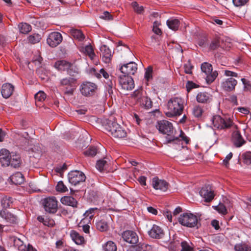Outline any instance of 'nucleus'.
<instances>
[{"label": "nucleus", "instance_id": "1", "mask_svg": "<svg viewBox=\"0 0 251 251\" xmlns=\"http://www.w3.org/2000/svg\"><path fill=\"white\" fill-rule=\"evenodd\" d=\"M184 101L180 97L171 98L168 102V111L166 115L169 117L178 116L181 115L184 109Z\"/></svg>", "mask_w": 251, "mask_h": 251}, {"label": "nucleus", "instance_id": "2", "mask_svg": "<svg viewBox=\"0 0 251 251\" xmlns=\"http://www.w3.org/2000/svg\"><path fill=\"white\" fill-rule=\"evenodd\" d=\"M156 126L160 133L166 135V140L167 143L179 141L178 138L174 134V127L171 122L167 120H161L157 122Z\"/></svg>", "mask_w": 251, "mask_h": 251}, {"label": "nucleus", "instance_id": "3", "mask_svg": "<svg viewBox=\"0 0 251 251\" xmlns=\"http://www.w3.org/2000/svg\"><path fill=\"white\" fill-rule=\"evenodd\" d=\"M107 134L116 138H122L126 136V132L120 125L115 122L109 121L105 126Z\"/></svg>", "mask_w": 251, "mask_h": 251}, {"label": "nucleus", "instance_id": "4", "mask_svg": "<svg viewBox=\"0 0 251 251\" xmlns=\"http://www.w3.org/2000/svg\"><path fill=\"white\" fill-rule=\"evenodd\" d=\"M76 82V79L74 77L63 78L60 80L58 87L65 95H71L73 94Z\"/></svg>", "mask_w": 251, "mask_h": 251}, {"label": "nucleus", "instance_id": "5", "mask_svg": "<svg viewBox=\"0 0 251 251\" xmlns=\"http://www.w3.org/2000/svg\"><path fill=\"white\" fill-rule=\"evenodd\" d=\"M179 223L182 226L189 227L198 226V218L192 213H184L178 218Z\"/></svg>", "mask_w": 251, "mask_h": 251}, {"label": "nucleus", "instance_id": "6", "mask_svg": "<svg viewBox=\"0 0 251 251\" xmlns=\"http://www.w3.org/2000/svg\"><path fill=\"white\" fill-rule=\"evenodd\" d=\"M98 86L94 83L90 81H84L80 85L79 91L84 97H91L97 93Z\"/></svg>", "mask_w": 251, "mask_h": 251}, {"label": "nucleus", "instance_id": "7", "mask_svg": "<svg viewBox=\"0 0 251 251\" xmlns=\"http://www.w3.org/2000/svg\"><path fill=\"white\" fill-rule=\"evenodd\" d=\"M212 121L213 126L219 129L229 128L233 125V122L230 119L224 118L220 115L214 116Z\"/></svg>", "mask_w": 251, "mask_h": 251}, {"label": "nucleus", "instance_id": "8", "mask_svg": "<svg viewBox=\"0 0 251 251\" xmlns=\"http://www.w3.org/2000/svg\"><path fill=\"white\" fill-rule=\"evenodd\" d=\"M43 205L45 210L50 214H55L58 210V201L55 197L51 196L43 200Z\"/></svg>", "mask_w": 251, "mask_h": 251}, {"label": "nucleus", "instance_id": "9", "mask_svg": "<svg viewBox=\"0 0 251 251\" xmlns=\"http://www.w3.org/2000/svg\"><path fill=\"white\" fill-rule=\"evenodd\" d=\"M201 70L205 74L206 80L208 83L213 82L218 76V72L216 71L212 72V66L209 63L204 62L202 63Z\"/></svg>", "mask_w": 251, "mask_h": 251}, {"label": "nucleus", "instance_id": "10", "mask_svg": "<svg viewBox=\"0 0 251 251\" xmlns=\"http://www.w3.org/2000/svg\"><path fill=\"white\" fill-rule=\"evenodd\" d=\"M86 176L83 173L78 171H72L68 174V179L70 183L75 185L85 180Z\"/></svg>", "mask_w": 251, "mask_h": 251}, {"label": "nucleus", "instance_id": "11", "mask_svg": "<svg viewBox=\"0 0 251 251\" xmlns=\"http://www.w3.org/2000/svg\"><path fill=\"white\" fill-rule=\"evenodd\" d=\"M119 84L122 89L126 90H131L134 87V82L131 76L127 75H122L119 77Z\"/></svg>", "mask_w": 251, "mask_h": 251}, {"label": "nucleus", "instance_id": "12", "mask_svg": "<svg viewBox=\"0 0 251 251\" xmlns=\"http://www.w3.org/2000/svg\"><path fill=\"white\" fill-rule=\"evenodd\" d=\"M200 194L206 202H210L215 197L214 190L209 185L203 187L200 191Z\"/></svg>", "mask_w": 251, "mask_h": 251}, {"label": "nucleus", "instance_id": "13", "mask_svg": "<svg viewBox=\"0 0 251 251\" xmlns=\"http://www.w3.org/2000/svg\"><path fill=\"white\" fill-rule=\"evenodd\" d=\"M62 41V35L58 32H51L50 34L47 39L48 45L52 48L55 47L59 45Z\"/></svg>", "mask_w": 251, "mask_h": 251}, {"label": "nucleus", "instance_id": "14", "mask_svg": "<svg viewBox=\"0 0 251 251\" xmlns=\"http://www.w3.org/2000/svg\"><path fill=\"white\" fill-rule=\"evenodd\" d=\"M0 217L9 224H17L18 222V217L6 209L0 210Z\"/></svg>", "mask_w": 251, "mask_h": 251}, {"label": "nucleus", "instance_id": "15", "mask_svg": "<svg viewBox=\"0 0 251 251\" xmlns=\"http://www.w3.org/2000/svg\"><path fill=\"white\" fill-rule=\"evenodd\" d=\"M123 75H134L137 70V65L133 62H130L122 66L120 69Z\"/></svg>", "mask_w": 251, "mask_h": 251}, {"label": "nucleus", "instance_id": "16", "mask_svg": "<svg viewBox=\"0 0 251 251\" xmlns=\"http://www.w3.org/2000/svg\"><path fill=\"white\" fill-rule=\"evenodd\" d=\"M151 184L154 189L166 192L169 187V184L165 180L160 179L157 177H153Z\"/></svg>", "mask_w": 251, "mask_h": 251}, {"label": "nucleus", "instance_id": "17", "mask_svg": "<svg viewBox=\"0 0 251 251\" xmlns=\"http://www.w3.org/2000/svg\"><path fill=\"white\" fill-rule=\"evenodd\" d=\"M237 84V81L235 79L232 77H229L225 79L222 82L221 86L224 90L227 92H231L234 90Z\"/></svg>", "mask_w": 251, "mask_h": 251}, {"label": "nucleus", "instance_id": "18", "mask_svg": "<svg viewBox=\"0 0 251 251\" xmlns=\"http://www.w3.org/2000/svg\"><path fill=\"white\" fill-rule=\"evenodd\" d=\"M124 241L130 244H136L138 241V236L136 232L131 230H126L122 234Z\"/></svg>", "mask_w": 251, "mask_h": 251}, {"label": "nucleus", "instance_id": "19", "mask_svg": "<svg viewBox=\"0 0 251 251\" xmlns=\"http://www.w3.org/2000/svg\"><path fill=\"white\" fill-rule=\"evenodd\" d=\"M100 50L102 60L106 64L109 63L111 61L112 56L110 49L106 45H103L100 47Z\"/></svg>", "mask_w": 251, "mask_h": 251}, {"label": "nucleus", "instance_id": "20", "mask_svg": "<svg viewBox=\"0 0 251 251\" xmlns=\"http://www.w3.org/2000/svg\"><path fill=\"white\" fill-rule=\"evenodd\" d=\"M149 235L152 238L160 239L163 237L164 232L160 226L153 225L151 229L149 231Z\"/></svg>", "mask_w": 251, "mask_h": 251}, {"label": "nucleus", "instance_id": "21", "mask_svg": "<svg viewBox=\"0 0 251 251\" xmlns=\"http://www.w3.org/2000/svg\"><path fill=\"white\" fill-rule=\"evenodd\" d=\"M10 153L8 150L2 149L0 151V160L2 166H9L10 162Z\"/></svg>", "mask_w": 251, "mask_h": 251}, {"label": "nucleus", "instance_id": "22", "mask_svg": "<svg viewBox=\"0 0 251 251\" xmlns=\"http://www.w3.org/2000/svg\"><path fill=\"white\" fill-rule=\"evenodd\" d=\"M232 142L237 148H240L246 143L240 132L238 130L234 131L232 133Z\"/></svg>", "mask_w": 251, "mask_h": 251}, {"label": "nucleus", "instance_id": "23", "mask_svg": "<svg viewBox=\"0 0 251 251\" xmlns=\"http://www.w3.org/2000/svg\"><path fill=\"white\" fill-rule=\"evenodd\" d=\"M14 86L9 83H5L2 86L1 95L5 99L8 98L13 93Z\"/></svg>", "mask_w": 251, "mask_h": 251}, {"label": "nucleus", "instance_id": "24", "mask_svg": "<svg viewBox=\"0 0 251 251\" xmlns=\"http://www.w3.org/2000/svg\"><path fill=\"white\" fill-rule=\"evenodd\" d=\"M61 202L64 205L76 207L77 201L72 196H64L60 199Z\"/></svg>", "mask_w": 251, "mask_h": 251}, {"label": "nucleus", "instance_id": "25", "mask_svg": "<svg viewBox=\"0 0 251 251\" xmlns=\"http://www.w3.org/2000/svg\"><path fill=\"white\" fill-rule=\"evenodd\" d=\"M70 236L72 239L77 245H83L85 242V240L83 236L80 235L76 231L71 230L70 232Z\"/></svg>", "mask_w": 251, "mask_h": 251}, {"label": "nucleus", "instance_id": "26", "mask_svg": "<svg viewBox=\"0 0 251 251\" xmlns=\"http://www.w3.org/2000/svg\"><path fill=\"white\" fill-rule=\"evenodd\" d=\"M100 73L102 75L103 77L105 78L107 81L106 84L108 86L112 88L115 84V81L113 76H109V74L105 71L104 69H101L100 70Z\"/></svg>", "mask_w": 251, "mask_h": 251}, {"label": "nucleus", "instance_id": "27", "mask_svg": "<svg viewBox=\"0 0 251 251\" xmlns=\"http://www.w3.org/2000/svg\"><path fill=\"white\" fill-rule=\"evenodd\" d=\"M12 182L16 185H20L24 181V177L20 172H17L10 176Z\"/></svg>", "mask_w": 251, "mask_h": 251}, {"label": "nucleus", "instance_id": "28", "mask_svg": "<svg viewBox=\"0 0 251 251\" xmlns=\"http://www.w3.org/2000/svg\"><path fill=\"white\" fill-rule=\"evenodd\" d=\"M196 99L198 102L202 103L209 102L211 100L209 94L206 92L198 93Z\"/></svg>", "mask_w": 251, "mask_h": 251}, {"label": "nucleus", "instance_id": "29", "mask_svg": "<svg viewBox=\"0 0 251 251\" xmlns=\"http://www.w3.org/2000/svg\"><path fill=\"white\" fill-rule=\"evenodd\" d=\"M239 162L246 165L251 164V152L247 151L242 153L239 158Z\"/></svg>", "mask_w": 251, "mask_h": 251}, {"label": "nucleus", "instance_id": "30", "mask_svg": "<svg viewBox=\"0 0 251 251\" xmlns=\"http://www.w3.org/2000/svg\"><path fill=\"white\" fill-rule=\"evenodd\" d=\"M70 34L75 39L79 41H82L85 39V35L81 30L75 28L71 29Z\"/></svg>", "mask_w": 251, "mask_h": 251}, {"label": "nucleus", "instance_id": "31", "mask_svg": "<svg viewBox=\"0 0 251 251\" xmlns=\"http://www.w3.org/2000/svg\"><path fill=\"white\" fill-rule=\"evenodd\" d=\"M10 162L9 166L13 167V168H16L20 166L21 164V158L19 155L12 154L10 155Z\"/></svg>", "mask_w": 251, "mask_h": 251}, {"label": "nucleus", "instance_id": "32", "mask_svg": "<svg viewBox=\"0 0 251 251\" xmlns=\"http://www.w3.org/2000/svg\"><path fill=\"white\" fill-rule=\"evenodd\" d=\"M234 249L235 251H251V247L248 244L242 242L236 244Z\"/></svg>", "mask_w": 251, "mask_h": 251}, {"label": "nucleus", "instance_id": "33", "mask_svg": "<svg viewBox=\"0 0 251 251\" xmlns=\"http://www.w3.org/2000/svg\"><path fill=\"white\" fill-rule=\"evenodd\" d=\"M18 27L20 33L23 34H27L31 29V26L26 23H20L19 24Z\"/></svg>", "mask_w": 251, "mask_h": 251}, {"label": "nucleus", "instance_id": "34", "mask_svg": "<svg viewBox=\"0 0 251 251\" xmlns=\"http://www.w3.org/2000/svg\"><path fill=\"white\" fill-rule=\"evenodd\" d=\"M167 25L169 28L176 30L179 26V21L176 19H169L167 21Z\"/></svg>", "mask_w": 251, "mask_h": 251}, {"label": "nucleus", "instance_id": "35", "mask_svg": "<svg viewBox=\"0 0 251 251\" xmlns=\"http://www.w3.org/2000/svg\"><path fill=\"white\" fill-rule=\"evenodd\" d=\"M71 63L65 60H60L55 62L54 66L58 70L65 71L68 69Z\"/></svg>", "mask_w": 251, "mask_h": 251}, {"label": "nucleus", "instance_id": "36", "mask_svg": "<svg viewBox=\"0 0 251 251\" xmlns=\"http://www.w3.org/2000/svg\"><path fill=\"white\" fill-rule=\"evenodd\" d=\"M35 103L37 106H40V102L44 101L46 98V94L42 91H39L34 96Z\"/></svg>", "mask_w": 251, "mask_h": 251}, {"label": "nucleus", "instance_id": "37", "mask_svg": "<svg viewBox=\"0 0 251 251\" xmlns=\"http://www.w3.org/2000/svg\"><path fill=\"white\" fill-rule=\"evenodd\" d=\"M139 102L146 109L151 108L152 106V102L151 99L147 96H143Z\"/></svg>", "mask_w": 251, "mask_h": 251}, {"label": "nucleus", "instance_id": "38", "mask_svg": "<svg viewBox=\"0 0 251 251\" xmlns=\"http://www.w3.org/2000/svg\"><path fill=\"white\" fill-rule=\"evenodd\" d=\"M1 203L4 209H6L12 206L13 199L10 197L5 196L2 199Z\"/></svg>", "mask_w": 251, "mask_h": 251}, {"label": "nucleus", "instance_id": "39", "mask_svg": "<svg viewBox=\"0 0 251 251\" xmlns=\"http://www.w3.org/2000/svg\"><path fill=\"white\" fill-rule=\"evenodd\" d=\"M41 39V37L40 34L34 33L29 35L27 37V41L28 43L31 44H35L39 43Z\"/></svg>", "mask_w": 251, "mask_h": 251}, {"label": "nucleus", "instance_id": "40", "mask_svg": "<svg viewBox=\"0 0 251 251\" xmlns=\"http://www.w3.org/2000/svg\"><path fill=\"white\" fill-rule=\"evenodd\" d=\"M96 227L100 231H106L108 229V226L106 222L104 220H100L96 223Z\"/></svg>", "mask_w": 251, "mask_h": 251}, {"label": "nucleus", "instance_id": "41", "mask_svg": "<svg viewBox=\"0 0 251 251\" xmlns=\"http://www.w3.org/2000/svg\"><path fill=\"white\" fill-rule=\"evenodd\" d=\"M203 110L202 108L198 105L194 106L192 109V113L193 115L196 118H200L201 117Z\"/></svg>", "mask_w": 251, "mask_h": 251}, {"label": "nucleus", "instance_id": "42", "mask_svg": "<svg viewBox=\"0 0 251 251\" xmlns=\"http://www.w3.org/2000/svg\"><path fill=\"white\" fill-rule=\"evenodd\" d=\"M67 74L71 76H75L79 73L78 69L74 65L70 64L69 67L67 70Z\"/></svg>", "mask_w": 251, "mask_h": 251}, {"label": "nucleus", "instance_id": "43", "mask_svg": "<svg viewBox=\"0 0 251 251\" xmlns=\"http://www.w3.org/2000/svg\"><path fill=\"white\" fill-rule=\"evenodd\" d=\"M107 165V162L104 159H100L98 160L96 163V168L100 171H102L104 170L106 166Z\"/></svg>", "mask_w": 251, "mask_h": 251}, {"label": "nucleus", "instance_id": "44", "mask_svg": "<svg viewBox=\"0 0 251 251\" xmlns=\"http://www.w3.org/2000/svg\"><path fill=\"white\" fill-rule=\"evenodd\" d=\"M104 251H116L117 246L112 241H108L103 247Z\"/></svg>", "mask_w": 251, "mask_h": 251}, {"label": "nucleus", "instance_id": "45", "mask_svg": "<svg viewBox=\"0 0 251 251\" xmlns=\"http://www.w3.org/2000/svg\"><path fill=\"white\" fill-rule=\"evenodd\" d=\"M30 151L32 153H34L35 154H33V156L35 155H37L36 156H35V157H38L42 152V149L39 143L34 145L33 147L30 149Z\"/></svg>", "mask_w": 251, "mask_h": 251}, {"label": "nucleus", "instance_id": "46", "mask_svg": "<svg viewBox=\"0 0 251 251\" xmlns=\"http://www.w3.org/2000/svg\"><path fill=\"white\" fill-rule=\"evenodd\" d=\"M84 52L92 59H93L95 55L94 50L91 45L86 46L84 48Z\"/></svg>", "mask_w": 251, "mask_h": 251}, {"label": "nucleus", "instance_id": "47", "mask_svg": "<svg viewBox=\"0 0 251 251\" xmlns=\"http://www.w3.org/2000/svg\"><path fill=\"white\" fill-rule=\"evenodd\" d=\"M179 140V141H173L172 143L174 142L175 143H179L181 141H184L186 144H188L189 142V138L186 136L184 132L182 130H180V133L179 135V136L177 137Z\"/></svg>", "mask_w": 251, "mask_h": 251}, {"label": "nucleus", "instance_id": "48", "mask_svg": "<svg viewBox=\"0 0 251 251\" xmlns=\"http://www.w3.org/2000/svg\"><path fill=\"white\" fill-rule=\"evenodd\" d=\"M97 153V150L94 147H90L84 152L85 155L87 156H94Z\"/></svg>", "mask_w": 251, "mask_h": 251}, {"label": "nucleus", "instance_id": "49", "mask_svg": "<svg viewBox=\"0 0 251 251\" xmlns=\"http://www.w3.org/2000/svg\"><path fill=\"white\" fill-rule=\"evenodd\" d=\"M56 190L57 192L64 193L68 191L67 187L64 185L63 181H60L56 186Z\"/></svg>", "mask_w": 251, "mask_h": 251}, {"label": "nucleus", "instance_id": "50", "mask_svg": "<svg viewBox=\"0 0 251 251\" xmlns=\"http://www.w3.org/2000/svg\"><path fill=\"white\" fill-rule=\"evenodd\" d=\"M214 209L223 215H226L227 213L226 206L223 203H219L218 205L215 206Z\"/></svg>", "mask_w": 251, "mask_h": 251}, {"label": "nucleus", "instance_id": "51", "mask_svg": "<svg viewBox=\"0 0 251 251\" xmlns=\"http://www.w3.org/2000/svg\"><path fill=\"white\" fill-rule=\"evenodd\" d=\"M220 41L219 38H215L211 42L209 49L211 50H215L220 47Z\"/></svg>", "mask_w": 251, "mask_h": 251}, {"label": "nucleus", "instance_id": "52", "mask_svg": "<svg viewBox=\"0 0 251 251\" xmlns=\"http://www.w3.org/2000/svg\"><path fill=\"white\" fill-rule=\"evenodd\" d=\"M181 250L180 251H194L193 248L185 241L181 242Z\"/></svg>", "mask_w": 251, "mask_h": 251}, {"label": "nucleus", "instance_id": "53", "mask_svg": "<svg viewBox=\"0 0 251 251\" xmlns=\"http://www.w3.org/2000/svg\"><path fill=\"white\" fill-rule=\"evenodd\" d=\"M131 5L134 9V10L138 14H141L144 11V8L142 6H139L136 1H134L132 3Z\"/></svg>", "mask_w": 251, "mask_h": 251}, {"label": "nucleus", "instance_id": "54", "mask_svg": "<svg viewBox=\"0 0 251 251\" xmlns=\"http://www.w3.org/2000/svg\"><path fill=\"white\" fill-rule=\"evenodd\" d=\"M142 90L141 89H138L135 90L133 94L131 95V97L134 98L136 100L138 101H140V99L142 98Z\"/></svg>", "mask_w": 251, "mask_h": 251}, {"label": "nucleus", "instance_id": "55", "mask_svg": "<svg viewBox=\"0 0 251 251\" xmlns=\"http://www.w3.org/2000/svg\"><path fill=\"white\" fill-rule=\"evenodd\" d=\"M241 81L244 84V90L245 91H251V82L244 78L241 79Z\"/></svg>", "mask_w": 251, "mask_h": 251}, {"label": "nucleus", "instance_id": "56", "mask_svg": "<svg viewBox=\"0 0 251 251\" xmlns=\"http://www.w3.org/2000/svg\"><path fill=\"white\" fill-rule=\"evenodd\" d=\"M98 210L97 208H91L86 211L84 214L85 218H88V219H92L94 215V211Z\"/></svg>", "mask_w": 251, "mask_h": 251}, {"label": "nucleus", "instance_id": "57", "mask_svg": "<svg viewBox=\"0 0 251 251\" xmlns=\"http://www.w3.org/2000/svg\"><path fill=\"white\" fill-rule=\"evenodd\" d=\"M152 68L151 66L147 68L145 73V78L149 81L152 77Z\"/></svg>", "mask_w": 251, "mask_h": 251}, {"label": "nucleus", "instance_id": "58", "mask_svg": "<svg viewBox=\"0 0 251 251\" xmlns=\"http://www.w3.org/2000/svg\"><path fill=\"white\" fill-rule=\"evenodd\" d=\"M150 246L147 244H142L141 246H137L133 247L135 251H146V249L147 250L148 248H150Z\"/></svg>", "mask_w": 251, "mask_h": 251}, {"label": "nucleus", "instance_id": "59", "mask_svg": "<svg viewBox=\"0 0 251 251\" xmlns=\"http://www.w3.org/2000/svg\"><path fill=\"white\" fill-rule=\"evenodd\" d=\"M249 0H232L233 3L236 6H242L246 4Z\"/></svg>", "mask_w": 251, "mask_h": 251}, {"label": "nucleus", "instance_id": "60", "mask_svg": "<svg viewBox=\"0 0 251 251\" xmlns=\"http://www.w3.org/2000/svg\"><path fill=\"white\" fill-rule=\"evenodd\" d=\"M67 168V166L66 164H64L62 165H60L57 166L55 168V171L58 173H61L63 172H64L65 170H66Z\"/></svg>", "mask_w": 251, "mask_h": 251}, {"label": "nucleus", "instance_id": "61", "mask_svg": "<svg viewBox=\"0 0 251 251\" xmlns=\"http://www.w3.org/2000/svg\"><path fill=\"white\" fill-rule=\"evenodd\" d=\"M192 68H193V67L191 66V65L190 63H187L184 65V72L186 74H192Z\"/></svg>", "mask_w": 251, "mask_h": 251}, {"label": "nucleus", "instance_id": "62", "mask_svg": "<svg viewBox=\"0 0 251 251\" xmlns=\"http://www.w3.org/2000/svg\"><path fill=\"white\" fill-rule=\"evenodd\" d=\"M100 18L107 20H110L112 19V15L107 11H104L100 16Z\"/></svg>", "mask_w": 251, "mask_h": 251}, {"label": "nucleus", "instance_id": "63", "mask_svg": "<svg viewBox=\"0 0 251 251\" xmlns=\"http://www.w3.org/2000/svg\"><path fill=\"white\" fill-rule=\"evenodd\" d=\"M224 75L227 76H231V77H238V74L228 70H225L224 71Z\"/></svg>", "mask_w": 251, "mask_h": 251}, {"label": "nucleus", "instance_id": "64", "mask_svg": "<svg viewBox=\"0 0 251 251\" xmlns=\"http://www.w3.org/2000/svg\"><path fill=\"white\" fill-rule=\"evenodd\" d=\"M232 155V153L230 152L226 155L225 159L223 160V163L226 166H227L229 164L228 162L231 159Z\"/></svg>", "mask_w": 251, "mask_h": 251}]
</instances>
